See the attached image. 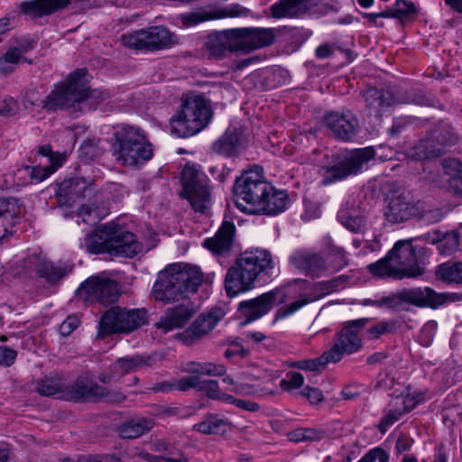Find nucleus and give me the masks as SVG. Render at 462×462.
Masks as SVG:
<instances>
[{
    "label": "nucleus",
    "mask_w": 462,
    "mask_h": 462,
    "mask_svg": "<svg viewBox=\"0 0 462 462\" xmlns=\"http://www.w3.org/2000/svg\"><path fill=\"white\" fill-rule=\"evenodd\" d=\"M274 263L270 252L256 249L241 254L228 268L225 277L226 295L233 298L254 288L261 276L269 275Z\"/></svg>",
    "instance_id": "nucleus-1"
},
{
    "label": "nucleus",
    "mask_w": 462,
    "mask_h": 462,
    "mask_svg": "<svg viewBox=\"0 0 462 462\" xmlns=\"http://www.w3.org/2000/svg\"><path fill=\"white\" fill-rule=\"evenodd\" d=\"M203 281L199 267L187 263H174L160 272L152 287L156 300L165 303L188 300L190 294L198 291Z\"/></svg>",
    "instance_id": "nucleus-2"
},
{
    "label": "nucleus",
    "mask_w": 462,
    "mask_h": 462,
    "mask_svg": "<svg viewBox=\"0 0 462 462\" xmlns=\"http://www.w3.org/2000/svg\"><path fill=\"white\" fill-rule=\"evenodd\" d=\"M87 69H79L70 73L66 81L51 91L45 99L39 104L32 103V106H37L48 110L65 109L70 113H77L83 101L89 98H100L104 100L107 97L106 93H101L97 90H89L86 87L85 78Z\"/></svg>",
    "instance_id": "nucleus-3"
},
{
    "label": "nucleus",
    "mask_w": 462,
    "mask_h": 462,
    "mask_svg": "<svg viewBox=\"0 0 462 462\" xmlns=\"http://www.w3.org/2000/svg\"><path fill=\"white\" fill-rule=\"evenodd\" d=\"M212 115L210 104L202 95L189 94L171 120V133L183 138L194 135L209 124Z\"/></svg>",
    "instance_id": "nucleus-4"
},
{
    "label": "nucleus",
    "mask_w": 462,
    "mask_h": 462,
    "mask_svg": "<svg viewBox=\"0 0 462 462\" xmlns=\"http://www.w3.org/2000/svg\"><path fill=\"white\" fill-rule=\"evenodd\" d=\"M115 134L113 152L123 165L138 166L152 159V145L139 129L122 126Z\"/></svg>",
    "instance_id": "nucleus-5"
},
{
    "label": "nucleus",
    "mask_w": 462,
    "mask_h": 462,
    "mask_svg": "<svg viewBox=\"0 0 462 462\" xmlns=\"http://www.w3.org/2000/svg\"><path fill=\"white\" fill-rule=\"evenodd\" d=\"M272 190L258 171H248L237 178L233 189L234 202L244 213L254 214L261 200Z\"/></svg>",
    "instance_id": "nucleus-6"
},
{
    "label": "nucleus",
    "mask_w": 462,
    "mask_h": 462,
    "mask_svg": "<svg viewBox=\"0 0 462 462\" xmlns=\"http://www.w3.org/2000/svg\"><path fill=\"white\" fill-rule=\"evenodd\" d=\"M183 196L194 210L205 212L209 206L210 193L208 177L193 164H186L181 171Z\"/></svg>",
    "instance_id": "nucleus-7"
},
{
    "label": "nucleus",
    "mask_w": 462,
    "mask_h": 462,
    "mask_svg": "<svg viewBox=\"0 0 462 462\" xmlns=\"http://www.w3.org/2000/svg\"><path fill=\"white\" fill-rule=\"evenodd\" d=\"M146 311L143 309L112 307L100 321L102 330L106 334L129 333L146 323Z\"/></svg>",
    "instance_id": "nucleus-8"
},
{
    "label": "nucleus",
    "mask_w": 462,
    "mask_h": 462,
    "mask_svg": "<svg viewBox=\"0 0 462 462\" xmlns=\"http://www.w3.org/2000/svg\"><path fill=\"white\" fill-rule=\"evenodd\" d=\"M122 43L131 49L157 51L170 47L174 43L173 33L164 26H151L145 30L123 34Z\"/></svg>",
    "instance_id": "nucleus-9"
},
{
    "label": "nucleus",
    "mask_w": 462,
    "mask_h": 462,
    "mask_svg": "<svg viewBox=\"0 0 462 462\" xmlns=\"http://www.w3.org/2000/svg\"><path fill=\"white\" fill-rule=\"evenodd\" d=\"M346 351V327L337 334L332 346L320 356L291 362L290 366L300 370L321 373L330 363H337L343 358Z\"/></svg>",
    "instance_id": "nucleus-10"
},
{
    "label": "nucleus",
    "mask_w": 462,
    "mask_h": 462,
    "mask_svg": "<svg viewBox=\"0 0 462 462\" xmlns=\"http://www.w3.org/2000/svg\"><path fill=\"white\" fill-rule=\"evenodd\" d=\"M79 293L87 301L109 305L118 299L119 287L114 280L95 276L90 277L82 283Z\"/></svg>",
    "instance_id": "nucleus-11"
},
{
    "label": "nucleus",
    "mask_w": 462,
    "mask_h": 462,
    "mask_svg": "<svg viewBox=\"0 0 462 462\" xmlns=\"http://www.w3.org/2000/svg\"><path fill=\"white\" fill-rule=\"evenodd\" d=\"M205 48L208 55L216 60H224L234 52L242 53L239 28L226 29L208 34Z\"/></svg>",
    "instance_id": "nucleus-12"
},
{
    "label": "nucleus",
    "mask_w": 462,
    "mask_h": 462,
    "mask_svg": "<svg viewBox=\"0 0 462 462\" xmlns=\"http://www.w3.org/2000/svg\"><path fill=\"white\" fill-rule=\"evenodd\" d=\"M103 386L88 374L79 375L71 385H66L61 392L60 399L74 402H97L101 399Z\"/></svg>",
    "instance_id": "nucleus-13"
},
{
    "label": "nucleus",
    "mask_w": 462,
    "mask_h": 462,
    "mask_svg": "<svg viewBox=\"0 0 462 462\" xmlns=\"http://www.w3.org/2000/svg\"><path fill=\"white\" fill-rule=\"evenodd\" d=\"M388 255L398 267L402 278L417 277L423 273V270L417 263L416 253L410 241L396 242Z\"/></svg>",
    "instance_id": "nucleus-14"
},
{
    "label": "nucleus",
    "mask_w": 462,
    "mask_h": 462,
    "mask_svg": "<svg viewBox=\"0 0 462 462\" xmlns=\"http://www.w3.org/2000/svg\"><path fill=\"white\" fill-rule=\"evenodd\" d=\"M223 317L224 311L221 309H213L203 313L179 335V338L186 345H192L209 333Z\"/></svg>",
    "instance_id": "nucleus-15"
},
{
    "label": "nucleus",
    "mask_w": 462,
    "mask_h": 462,
    "mask_svg": "<svg viewBox=\"0 0 462 462\" xmlns=\"http://www.w3.org/2000/svg\"><path fill=\"white\" fill-rule=\"evenodd\" d=\"M239 33L244 54L273 45L277 36L276 29L263 27H241Z\"/></svg>",
    "instance_id": "nucleus-16"
},
{
    "label": "nucleus",
    "mask_w": 462,
    "mask_h": 462,
    "mask_svg": "<svg viewBox=\"0 0 462 462\" xmlns=\"http://www.w3.org/2000/svg\"><path fill=\"white\" fill-rule=\"evenodd\" d=\"M25 267L34 271L48 282L53 283L71 272L68 265L48 261L42 254H33L25 259Z\"/></svg>",
    "instance_id": "nucleus-17"
},
{
    "label": "nucleus",
    "mask_w": 462,
    "mask_h": 462,
    "mask_svg": "<svg viewBox=\"0 0 462 462\" xmlns=\"http://www.w3.org/2000/svg\"><path fill=\"white\" fill-rule=\"evenodd\" d=\"M289 262L295 269L307 276L319 277L326 272L324 257L314 251L297 250L290 256Z\"/></svg>",
    "instance_id": "nucleus-18"
},
{
    "label": "nucleus",
    "mask_w": 462,
    "mask_h": 462,
    "mask_svg": "<svg viewBox=\"0 0 462 462\" xmlns=\"http://www.w3.org/2000/svg\"><path fill=\"white\" fill-rule=\"evenodd\" d=\"M151 357H145L143 356L119 358L110 365L107 373H101L98 375V380L104 384L117 382L122 376L128 373L144 366H151Z\"/></svg>",
    "instance_id": "nucleus-19"
},
{
    "label": "nucleus",
    "mask_w": 462,
    "mask_h": 462,
    "mask_svg": "<svg viewBox=\"0 0 462 462\" xmlns=\"http://www.w3.org/2000/svg\"><path fill=\"white\" fill-rule=\"evenodd\" d=\"M277 291H270L252 300L240 302L238 310L245 318L244 324L251 323L267 314L277 299Z\"/></svg>",
    "instance_id": "nucleus-20"
},
{
    "label": "nucleus",
    "mask_w": 462,
    "mask_h": 462,
    "mask_svg": "<svg viewBox=\"0 0 462 462\" xmlns=\"http://www.w3.org/2000/svg\"><path fill=\"white\" fill-rule=\"evenodd\" d=\"M111 255L134 257L142 250V244L136 239L134 234L125 231L121 226L115 223L112 230Z\"/></svg>",
    "instance_id": "nucleus-21"
},
{
    "label": "nucleus",
    "mask_w": 462,
    "mask_h": 462,
    "mask_svg": "<svg viewBox=\"0 0 462 462\" xmlns=\"http://www.w3.org/2000/svg\"><path fill=\"white\" fill-rule=\"evenodd\" d=\"M195 313L194 306L189 300H185L173 308H169L156 323V328L167 333L175 328L184 327Z\"/></svg>",
    "instance_id": "nucleus-22"
},
{
    "label": "nucleus",
    "mask_w": 462,
    "mask_h": 462,
    "mask_svg": "<svg viewBox=\"0 0 462 462\" xmlns=\"http://www.w3.org/2000/svg\"><path fill=\"white\" fill-rule=\"evenodd\" d=\"M314 6V0H278L269 7V14L275 19H298L305 16Z\"/></svg>",
    "instance_id": "nucleus-23"
},
{
    "label": "nucleus",
    "mask_w": 462,
    "mask_h": 462,
    "mask_svg": "<svg viewBox=\"0 0 462 462\" xmlns=\"http://www.w3.org/2000/svg\"><path fill=\"white\" fill-rule=\"evenodd\" d=\"M455 142L456 137L448 132V137H443L441 143L432 138L420 140L407 152V155L414 161L436 158L442 154L446 145L453 144Z\"/></svg>",
    "instance_id": "nucleus-24"
},
{
    "label": "nucleus",
    "mask_w": 462,
    "mask_h": 462,
    "mask_svg": "<svg viewBox=\"0 0 462 462\" xmlns=\"http://www.w3.org/2000/svg\"><path fill=\"white\" fill-rule=\"evenodd\" d=\"M70 0H31L19 4L18 9L21 14L32 18H41L54 14L65 7Z\"/></svg>",
    "instance_id": "nucleus-25"
},
{
    "label": "nucleus",
    "mask_w": 462,
    "mask_h": 462,
    "mask_svg": "<svg viewBox=\"0 0 462 462\" xmlns=\"http://www.w3.org/2000/svg\"><path fill=\"white\" fill-rule=\"evenodd\" d=\"M70 0H31L19 4L18 9L21 14L32 18H41L54 14L65 7Z\"/></svg>",
    "instance_id": "nucleus-26"
},
{
    "label": "nucleus",
    "mask_w": 462,
    "mask_h": 462,
    "mask_svg": "<svg viewBox=\"0 0 462 462\" xmlns=\"http://www.w3.org/2000/svg\"><path fill=\"white\" fill-rule=\"evenodd\" d=\"M235 232L234 223L224 221L215 236L205 239L202 245L214 254H226L232 248Z\"/></svg>",
    "instance_id": "nucleus-27"
},
{
    "label": "nucleus",
    "mask_w": 462,
    "mask_h": 462,
    "mask_svg": "<svg viewBox=\"0 0 462 462\" xmlns=\"http://www.w3.org/2000/svg\"><path fill=\"white\" fill-rule=\"evenodd\" d=\"M414 213L415 202L408 196L400 195L391 199L384 216L388 222L400 224L414 219Z\"/></svg>",
    "instance_id": "nucleus-28"
},
{
    "label": "nucleus",
    "mask_w": 462,
    "mask_h": 462,
    "mask_svg": "<svg viewBox=\"0 0 462 462\" xmlns=\"http://www.w3.org/2000/svg\"><path fill=\"white\" fill-rule=\"evenodd\" d=\"M250 10L239 4H232L223 8H214L208 11L189 14L186 17L188 23L197 24L199 23L226 17H245Z\"/></svg>",
    "instance_id": "nucleus-29"
},
{
    "label": "nucleus",
    "mask_w": 462,
    "mask_h": 462,
    "mask_svg": "<svg viewBox=\"0 0 462 462\" xmlns=\"http://www.w3.org/2000/svg\"><path fill=\"white\" fill-rule=\"evenodd\" d=\"M401 298L403 301L420 307L438 308L444 302V298L441 294L435 292L429 287L414 288L403 291L401 293Z\"/></svg>",
    "instance_id": "nucleus-30"
},
{
    "label": "nucleus",
    "mask_w": 462,
    "mask_h": 462,
    "mask_svg": "<svg viewBox=\"0 0 462 462\" xmlns=\"http://www.w3.org/2000/svg\"><path fill=\"white\" fill-rule=\"evenodd\" d=\"M112 230H115V223H107L88 235L84 239L87 250L92 254L108 253L111 255Z\"/></svg>",
    "instance_id": "nucleus-31"
},
{
    "label": "nucleus",
    "mask_w": 462,
    "mask_h": 462,
    "mask_svg": "<svg viewBox=\"0 0 462 462\" xmlns=\"http://www.w3.org/2000/svg\"><path fill=\"white\" fill-rule=\"evenodd\" d=\"M290 199L285 190H277L272 186V190L263 198L257 210L254 214L278 215L287 209Z\"/></svg>",
    "instance_id": "nucleus-32"
},
{
    "label": "nucleus",
    "mask_w": 462,
    "mask_h": 462,
    "mask_svg": "<svg viewBox=\"0 0 462 462\" xmlns=\"http://www.w3.org/2000/svg\"><path fill=\"white\" fill-rule=\"evenodd\" d=\"M364 97L370 113H374L375 116L383 115L395 104V98L392 92L375 88L366 89Z\"/></svg>",
    "instance_id": "nucleus-33"
},
{
    "label": "nucleus",
    "mask_w": 462,
    "mask_h": 462,
    "mask_svg": "<svg viewBox=\"0 0 462 462\" xmlns=\"http://www.w3.org/2000/svg\"><path fill=\"white\" fill-rule=\"evenodd\" d=\"M19 211L14 199H0V240L14 232Z\"/></svg>",
    "instance_id": "nucleus-34"
},
{
    "label": "nucleus",
    "mask_w": 462,
    "mask_h": 462,
    "mask_svg": "<svg viewBox=\"0 0 462 462\" xmlns=\"http://www.w3.org/2000/svg\"><path fill=\"white\" fill-rule=\"evenodd\" d=\"M239 134L236 131H226L211 146V151L223 157L236 156L240 152Z\"/></svg>",
    "instance_id": "nucleus-35"
},
{
    "label": "nucleus",
    "mask_w": 462,
    "mask_h": 462,
    "mask_svg": "<svg viewBox=\"0 0 462 462\" xmlns=\"http://www.w3.org/2000/svg\"><path fill=\"white\" fill-rule=\"evenodd\" d=\"M444 212L434 205L418 200L415 202L414 219L423 225H433L444 218Z\"/></svg>",
    "instance_id": "nucleus-36"
},
{
    "label": "nucleus",
    "mask_w": 462,
    "mask_h": 462,
    "mask_svg": "<svg viewBox=\"0 0 462 462\" xmlns=\"http://www.w3.org/2000/svg\"><path fill=\"white\" fill-rule=\"evenodd\" d=\"M154 422L151 419L136 418L123 423L118 433L124 439H135L151 430Z\"/></svg>",
    "instance_id": "nucleus-37"
},
{
    "label": "nucleus",
    "mask_w": 462,
    "mask_h": 462,
    "mask_svg": "<svg viewBox=\"0 0 462 462\" xmlns=\"http://www.w3.org/2000/svg\"><path fill=\"white\" fill-rule=\"evenodd\" d=\"M443 169L448 189L456 194L462 195V163L457 159H445Z\"/></svg>",
    "instance_id": "nucleus-38"
},
{
    "label": "nucleus",
    "mask_w": 462,
    "mask_h": 462,
    "mask_svg": "<svg viewBox=\"0 0 462 462\" xmlns=\"http://www.w3.org/2000/svg\"><path fill=\"white\" fill-rule=\"evenodd\" d=\"M428 236L429 240L432 244H437L438 249L442 254H451L458 248L459 236L455 231L445 234H441L439 231H433Z\"/></svg>",
    "instance_id": "nucleus-39"
},
{
    "label": "nucleus",
    "mask_w": 462,
    "mask_h": 462,
    "mask_svg": "<svg viewBox=\"0 0 462 462\" xmlns=\"http://www.w3.org/2000/svg\"><path fill=\"white\" fill-rule=\"evenodd\" d=\"M66 385L57 374H50L36 382L35 391L43 396H56L60 399L61 392Z\"/></svg>",
    "instance_id": "nucleus-40"
},
{
    "label": "nucleus",
    "mask_w": 462,
    "mask_h": 462,
    "mask_svg": "<svg viewBox=\"0 0 462 462\" xmlns=\"http://www.w3.org/2000/svg\"><path fill=\"white\" fill-rule=\"evenodd\" d=\"M373 149L366 147L348 152V175L357 174L367 168V163L374 158Z\"/></svg>",
    "instance_id": "nucleus-41"
},
{
    "label": "nucleus",
    "mask_w": 462,
    "mask_h": 462,
    "mask_svg": "<svg viewBox=\"0 0 462 462\" xmlns=\"http://www.w3.org/2000/svg\"><path fill=\"white\" fill-rule=\"evenodd\" d=\"M324 123L331 134L339 140L346 139V119L343 113L330 111L325 114Z\"/></svg>",
    "instance_id": "nucleus-42"
},
{
    "label": "nucleus",
    "mask_w": 462,
    "mask_h": 462,
    "mask_svg": "<svg viewBox=\"0 0 462 462\" xmlns=\"http://www.w3.org/2000/svg\"><path fill=\"white\" fill-rule=\"evenodd\" d=\"M185 372L192 374L208 375V376H223L226 373V368L221 364L211 362H189L186 365Z\"/></svg>",
    "instance_id": "nucleus-43"
},
{
    "label": "nucleus",
    "mask_w": 462,
    "mask_h": 462,
    "mask_svg": "<svg viewBox=\"0 0 462 462\" xmlns=\"http://www.w3.org/2000/svg\"><path fill=\"white\" fill-rule=\"evenodd\" d=\"M320 174L322 176L321 184L323 186L343 180L346 176V159L337 160L333 165L322 167Z\"/></svg>",
    "instance_id": "nucleus-44"
},
{
    "label": "nucleus",
    "mask_w": 462,
    "mask_h": 462,
    "mask_svg": "<svg viewBox=\"0 0 462 462\" xmlns=\"http://www.w3.org/2000/svg\"><path fill=\"white\" fill-rule=\"evenodd\" d=\"M226 425V420L215 414H208L202 421L196 423L193 430L205 435L217 434Z\"/></svg>",
    "instance_id": "nucleus-45"
},
{
    "label": "nucleus",
    "mask_w": 462,
    "mask_h": 462,
    "mask_svg": "<svg viewBox=\"0 0 462 462\" xmlns=\"http://www.w3.org/2000/svg\"><path fill=\"white\" fill-rule=\"evenodd\" d=\"M370 272L379 277H393L402 279L398 267L393 261L390 260L389 255L369 265Z\"/></svg>",
    "instance_id": "nucleus-46"
},
{
    "label": "nucleus",
    "mask_w": 462,
    "mask_h": 462,
    "mask_svg": "<svg viewBox=\"0 0 462 462\" xmlns=\"http://www.w3.org/2000/svg\"><path fill=\"white\" fill-rule=\"evenodd\" d=\"M90 184V182L87 181L84 179L80 178H73L69 180H65L60 185L59 191L60 193H64L68 196H76L82 197L84 196V192L87 187Z\"/></svg>",
    "instance_id": "nucleus-47"
},
{
    "label": "nucleus",
    "mask_w": 462,
    "mask_h": 462,
    "mask_svg": "<svg viewBox=\"0 0 462 462\" xmlns=\"http://www.w3.org/2000/svg\"><path fill=\"white\" fill-rule=\"evenodd\" d=\"M437 277L447 282H461L460 263H442L436 272Z\"/></svg>",
    "instance_id": "nucleus-48"
},
{
    "label": "nucleus",
    "mask_w": 462,
    "mask_h": 462,
    "mask_svg": "<svg viewBox=\"0 0 462 462\" xmlns=\"http://www.w3.org/2000/svg\"><path fill=\"white\" fill-rule=\"evenodd\" d=\"M393 400L395 402V406L400 408L402 412L405 414L413 410L423 400V394L420 392H413L405 396H397Z\"/></svg>",
    "instance_id": "nucleus-49"
},
{
    "label": "nucleus",
    "mask_w": 462,
    "mask_h": 462,
    "mask_svg": "<svg viewBox=\"0 0 462 462\" xmlns=\"http://www.w3.org/2000/svg\"><path fill=\"white\" fill-rule=\"evenodd\" d=\"M403 415L400 408L395 406V402L393 400L388 405V408L385 411L384 415L380 420L379 430L382 433L386 432L390 427L396 422Z\"/></svg>",
    "instance_id": "nucleus-50"
},
{
    "label": "nucleus",
    "mask_w": 462,
    "mask_h": 462,
    "mask_svg": "<svg viewBox=\"0 0 462 462\" xmlns=\"http://www.w3.org/2000/svg\"><path fill=\"white\" fill-rule=\"evenodd\" d=\"M367 319L348 321V355L358 351L362 346L356 328L365 325Z\"/></svg>",
    "instance_id": "nucleus-51"
},
{
    "label": "nucleus",
    "mask_w": 462,
    "mask_h": 462,
    "mask_svg": "<svg viewBox=\"0 0 462 462\" xmlns=\"http://www.w3.org/2000/svg\"><path fill=\"white\" fill-rule=\"evenodd\" d=\"M199 392H203L206 395L213 400H217L225 402V397L228 396L227 393L220 391L218 383L215 380H201L199 383Z\"/></svg>",
    "instance_id": "nucleus-52"
},
{
    "label": "nucleus",
    "mask_w": 462,
    "mask_h": 462,
    "mask_svg": "<svg viewBox=\"0 0 462 462\" xmlns=\"http://www.w3.org/2000/svg\"><path fill=\"white\" fill-rule=\"evenodd\" d=\"M315 300H316L315 296L307 297V296L301 295L295 301H293V302L290 303L289 305H287V306L278 310V311L276 313V318L275 319H284V318L293 314L294 312L299 310L300 308H302L306 304H308V303H310V302H311V301H313Z\"/></svg>",
    "instance_id": "nucleus-53"
},
{
    "label": "nucleus",
    "mask_w": 462,
    "mask_h": 462,
    "mask_svg": "<svg viewBox=\"0 0 462 462\" xmlns=\"http://www.w3.org/2000/svg\"><path fill=\"white\" fill-rule=\"evenodd\" d=\"M396 15L399 18L415 19L419 14V7L408 0H396L395 1Z\"/></svg>",
    "instance_id": "nucleus-54"
},
{
    "label": "nucleus",
    "mask_w": 462,
    "mask_h": 462,
    "mask_svg": "<svg viewBox=\"0 0 462 462\" xmlns=\"http://www.w3.org/2000/svg\"><path fill=\"white\" fill-rule=\"evenodd\" d=\"M106 212H99L97 207L91 205H82L79 208V215L82 217L85 223L94 225L106 216Z\"/></svg>",
    "instance_id": "nucleus-55"
},
{
    "label": "nucleus",
    "mask_w": 462,
    "mask_h": 462,
    "mask_svg": "<svg viewBox=\"0 0 462 462\" xmlns=\"http://www.w3.org/2000/svg\"><path fill=\"white\" fill-rule=\"evenodd\" d=\"M304 383V376L298 372H289L286 377L281 380L280 387L282 390L291 392L300 389Z\"/></svg>",
    "instance_id": "nucleus-56"
},
{
    "label": "nucleus",
    "mask_w": 462,
    "mask_h": 462,
    "mask_svg": "<svg viewBox=\"0 0 462 462\" xmlns=\"http://www.w3.org/2000/svg\"><path fill=\"white\" fill-rule=\"evenodd\" d=\"M56 167L52 163L45 166H29V171L32 182H41L51 176L55 171Z\"/></svg>",
    "instance_id": "nucleus-57"
},
{
    "label": "nucleus",
    "mask_w": 462,
    "mask_h": 462,
    "mask_svg": "<svg viewBox=\"0 0 462 462\" xmlns=\"http://www.w3.org/2000/svg\"><path fill=\"white\" fill-rule=\"evenodd\" d=\"M200 377L198 375L182 376L175 382V390L188 391L189 389H196L199 391Z\"/></svg>",
    "instance_id": "nucleus-58"
},
{
    "label": "nucleus",
    "mask_w": 462,
    "mask_h": 462,
    "mask_svg": "<svg viewBox=\"0 0 462 462\" xmlns=\"http://www.w3.org/2000/svg\"><path fill=\"white\" fill-rule=\"evenodd\" d=\"M358 462H389L388 453L376 447L369 450Z\"/></svg>",
    "instance_id": "nucleus-59"
},
{
    "label": "nucleus",
    "mask_w": 462,
    "mask_h": 462,
    "mask_svg": "<svg viewBox=\"0 0 462 462\" xmlns=\"http://www.w3.org/2000/svg\"><path fill=\"white\" fill-rule=\"evenodd\" d=\"M14 184L16 186H25L32 183L29 171V165L18 168L12 175Z\"/></svg>",
    "instance_id": "nucleus-60"
},
{
    "label": "nucleus",
    "mask_w": 462,
    "mask_h": 462,
    "mask_svg": "<svg viewBox=\"0 0 462 462\" xmlns=\"http://www.w3.org/2000/svg\"><path fill=\"white\" fill-rule=\"evenodd\" d=\"M18 111V105L16 101L10 97H5L0 99V116H14Z\"/></svg>",
    "instance_id": "nucleus-61"
},
{
    "label": "nucleus",
    "mask_w": 462,
    "mask_h": 462,
    "mask_svg": "<svg viewBox=\"0 0 462 462\" xmlns=\"http://www.w3.org/2000/svg\"><path fill=\"white\" fill-rule=\"evenodd\" d=\"M224 397L226 398L225 402L235 404L236 407L245 411H256L260 408L259 404L256 402L236 399L231 394Z\"/></svg>",
    "instance_id": "nucleus-62"
},
{
    "label": "nucleus",
    "mask_w": 462,
    "mask_h": 462,
    "mask_svg": "<svg viewBox=\"0 0 462 462\" xmlns=\"http://www.w3.org/2000/svg\"><path fill=\"white\" fill-rule=\"evenodd\" d=\"M80 324V319L76 315L69 316L60 325V332L63 337L69 336Z\"/></svg>",
    "instance_id": "nucleus-63"
},
{
    "label": "nucleus",
    "mask_w": 462,
    "mask_h": 462,
    "mask_svg": "<svg viewBox=\"0 0 462 462\" xmlns=\"http://www.w3.org/2000/svg\"><path fill=\"white\" fill-rule=\"evenodd\" d=\"M164 461L167 462H189V458L182 451L170 443V448L166 450V454L162 456Z\"/></svg>",
    "instance_id": "nucleus-64"
}]
</instances>
